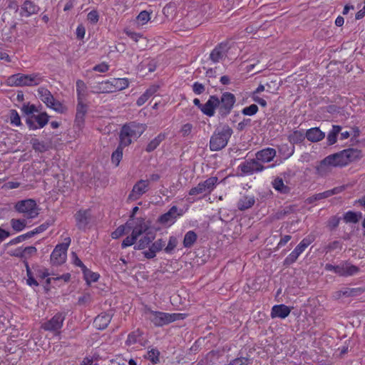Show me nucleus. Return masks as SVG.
Segmentation results:
<instances>
[{
	"label": "nucleus",
	"instance_id": "nucleus-1",
	"mask_svg": "<svg viewBox=\"0 0 365 365\" xmlns=\"http://www.w3.org/2000/svg\"><path fill=\"white\" fill-rule=\"evenodd\" d=\"M45 80L40 73L31 74L16 73L10 76L6 80V84L11 87L36 86Z\"/></svg>",
	"mask_w": 365,
	"mask_h": 365
},
{
	"label": "nucleus",
	"instance_id": "nucleus-2",
	"mask_svg": "<svg viewBox=\"0 0 365 365\" xmlns=\"http://www.w3.org/2000/svg\"><path fill=\"white\" fill-rule=\"evenodd\" d=\"M144 314L155 326L163 327L177 320L182 319V314L166 313L158 311H153L148 307H145Z\"/></svg>",
	"mask_w": 365,
	"mask_h": 365
},
{
	"label": "nucleus",
	"instance_id": "nucleus-3",
	"mask_svg": "<svg viewBox=\"0 0 365 365\" xmlns=\"http://www.w3.org/2000/svg\"><path fill=\"white\" fill-rule=\"evenodd\" d=\"M232 133L233 130L228 125L216 128L210 140V150L219 151L225 148Z\"/></svg>",
	"mask_w": 365,
	"mask_h": 365
},
{
	"label": "nucleus",
	"instance_id": "nucleus-4",
	"mask_svg": "<svg viewBox=\"0 0 365 365\" xmlns=\"http://www.w3.org/2000/svg\"><path fill=\"white\" fill-rule=\"evenodd\" d=\"M328 157L330 158L334 167H343L347 165L351 162L360 159L361 151L358 149L348 148L329 155Z\"/></svg>",
	"mask_w": 365,
	"mask_h": 365
},
{
	"label": "nucleus",
	"instance_id": "nucleus-5",
	"mask_svg": "<svg viewBox=\"0 0 365 365\" xmlns=\"http://www.w3.org/2000/svg\"><path fill=\"white\" fill-rule=\"evenodd\" d=\"M144 128L142 125L132 122L129 124L124 125L120 133V143L124 147L128 146L133 139L138 138L144 132Z\"/></svg>",
	"mask_w": 365,
	"mask_h": 365
},
{
	"label": "nucleus",
	"instance_id": "nucleus-6",
	"mask_svg": "<svg viewBox=\"0 0 365 365\" xmlns=\"http://www.w3.org/2000/svg\"><path fill=\"white\" fill-rule=\"evenodd\" d=\"M69 237L64 238L62 243L58 244L51 255V262L53 265H61L66 262L67 250L71 245Z\"/></svg>",
	"mask_w": 365,
	"mask_h": 365
},
{
	"label": "nucleus",
	"instance_id": "nucleus-7",
	"mask_svg": "<svg viewBox=\"0 0 365 365\" xmlns=\"http://www.w3.org/2000/svg\"><path fill=\"white\" fill-rule=\"evenodd\" d=\"M15 209L18 212L23 214L27 219H34L39 214L38 205L33 199L19 201L15 205Z\"/></svg>",
	"mask_w": 365,
	"mask_h": 365
},
{
	"label": "nucleus",
	"instance_id": "nucleus-8",
	"mask_svg": "<svg viewBox=\"0 0 365 365\" xmlns=\"http://www.w3.org/2000/svg\"><path fill=\"white\" fill-rule=\"evenodd\" d=\"M76 226L82 231L91 227L95 221L91 209H80L74 215Z\"/></svg>",
	"mask_w": 365,
	"mask_h": 365
},
{
	"label": "nucleus",
	"instance_id": "nucleus-9",
	"mask_svg": "<svg viewBox=\"0 0 365 365\" xmlns=\"http://www.w3.org/2000/svg\"><path fill=\"white\" fill-rule=\"evenodd\" d=\"M218 183V178L210 177L205 181L199 182L197 186L192 187L189 191L190 195H197L201 194H210L215 188Z\"/></svg>",
	"mask_w": 365,
	"mask_h": 365
},
{
	"label": "nucleus",
	"instance_id": "nucleus-10",
	"mask_svg": "<svg viewBox=\"0 0 365 365\" xmlns=\"http://www.w3.org/2000/svg\"><path fill=\"white\" fill-rule=\"evenodd\" d=\"M236 102V98L235 95L230 92H225L222 94L220 98H219L218 113L222 117L225 118L228 115Z\"/></svg>",
	"mask_w": 365,
	"mask_h": 365
},
{
	"label": "nucleus",
	"instance_id": "nucleus-11",
	"mask_svg": "<svg viewBox=\"0 0 365 365\" xmlns=\"http://www.w3.org/2000/svg\"><path fill=\"white\" fill-rule=\"evenodd\" d=\"M38 95L40 99L48 107L54 110L62 113L63 106L58 101H56L51 93L44 87H40L38 89Z\"/></svg>",
	"mask_w": 365,
	"mask_h": 365
},
{
	"label": "nucleus",
	"instance_id": "nucleus-12",
	"mask_svg": "<svg viewBox=\"0 0 365 365\" xmlns=\"http://www.w3.org/2000/svg\"><path fill=\"white\" fill-rule=\"evenodd\" d=\"M65 319V313L58 312L51 319L41 324V328L51 332H59Z\"/></svg>",
	"mask_w": 365,
	"mask_h": 365
},
{
	"label": "nucleus",
	"instance_id": "nucleus-13",
	"mask_svg": "<svg viewBox=\"0 0 365 365\" xmlns=\"http://www.w3.org/2000/svg\"><path fill=\"white\" fill-rule=\"evenodd\" d=\"M265 168L266 167L259 163L256 159L245 160L238 166V169L240 170L242 175H251L254 173L262 172Z\"/></svg>",
	"mask_w": 365,
	"mask_h": 365
},
{
	"label": "nucleus",
	"instance_id": "nucleus-14",
	"mask_svg": "<svg viewBox=\"0 0 365 365\" xmlns=\"http://www.w3.org/2000/svg\"><path fill=\"white\" fill-rule=\"evenodd\" d=\"M229 49L227 42H221L212 50L209 59L214 63H219L227 57Z\"/></svg>",
	"mask_w": 365,
	"mask_h": 365
},
{
	"label": "nucleus",
	"instance_id": "nucleus-15",
	"mask_svg": "<svg viewBox=\"0 0 365 365\" xmlns=\"http://www.w3.org/2000/svg\"><path fill=\"white\" fill-rule=\"evenodd\" d=\"M49 116L46 113L38 115H32L26 120V123L30 130H36L43 128L48 122Z\"/></svg>",
	"mask_w": 365,
	"mask_h": 365
},
{
	"label": "nucleus",
	"instance_id": "nucleus-16",
	"mask_svg": "<svg viewBox=\"0 0 365 365\" xmlns=\"http://www.w3.org/2000/svg\"><path fill=\"white\" fill-rule=\"evenodd\" d=\"M149 189V180H140L137 181L133 185V189L128 195V200H138L143 195L146 193Z\"/></svg>",
	"mask_w": 365,
	"mask_h": 365
},
{
	"label": "nucleus",
	"instance_id": "nucleus-17",
	"mask_svg": "<svg viewBox=\"0 0 365 365\" xmlns=\"http://www.w3.org/2000/svg\"><path fill=\"white\" fill-rule=\"evenodd\" d=\"M182 215V211L178 212V207L174 205L166 213L159 217L158 222L162 225H171L175 222L177 217Z\"/></svg>",
	"mask_w": 365,
	"mask_h": 365
},
{
	"label": "nucleus",
	"instance_id": "nucleus-18",
	"mask_svg": "<svg viewBox=\"0 0 365 365\" xmlns=\"http://www.w3.org/2000/svg\"><path fill=\"white\" fill-rule=\"evenodd\" d=\"M219 103V98L217 96H210L201 108V112L207 116L212 117L215 113V109L218 108Z\"/></svg>",
	"mask_w": 365,
	"mask_h": 365
},
{
	"label": "nucleus",
	"instance_id": "nucleus-19",
	"mask_svg": "<svg viewBox=\"0 0 365 365\" xmlns=\"http://www.w3.org/2000/svg\"><path fill=\"white\" fill-rule=\"evenodd\" d=\"M359 271V267L355 265L351 264L348 262H341L338 264L336 269V274L342 277L352 276Z\"/></svg>",
	"mask_w": 365,
	"mask_h": 365
},
{
	"label": "nucleus",
	"instance_id": "nucleus-20",
	"mask_svg": "<svg viewBox=\"0 0 365 365\" xmlns=\"http://www.w3.org/2000/svg\"><path fill=\"white\" fill-rule=\"evenodd\" d=\"M165 246V242L163 239H158L155 241L148 250L143 252L144 257L147 259H153L156 256V254L161 251Z\"/></svg>",
	"mask_w": 365,
	"mask_h": 365
},
{
	"label": "nucleus",
	"instance_id": "nucleus-21",
	"mask_svg": "<svg viewBox=\"0 0 365 365\" xmlns=\"http://www.w3.org/2000/svg\"><path fill=\"white\" fill-rule=\"evenodd\" d=\"M276 153L277 152L275 149L272 148H266L256 153L255 159L259 163H269L276 156Z\"/></svg>",
	"mask_w": 365,
	"mask_h": 365
},
{
	"label": "nucleus",
	"instance_id": "nucleus-22",
	"mask_svg": "<svg viewBox=\"0 0 365 365\" xmlns=\"http://www.w3.org/2000/svg\"><path fill=\"white\" fill-rule=\"evenodd\" d=\"M88 111V106L83 103V101H78L76 106V113L75 124L81 128L84 125L85 116Z\"/></svg>",
	"mask_w": 365,
	"mask_h": 365
},
{
	"label": "nucleus",
	"instance_id": "nucleus-23",
	"mask_svg": "<svg viewBox=\"0 0 365 365\" xmlns=\"http://www.w3.org/2000/svg\"><path fill=\"white\" fill-rule=\"evenodd\" d=\"M333 167L330 158L327 156L316 166V173L322 177L327 176L331 172Z\"/></svg>",
	"mask_w": 365,
	"mask_h": 365
},
{
	"label": "nucleus",
	"instance_id": "nucleus-24",
	"mask_svg": "<svg viewBox=\"0 0 365 365\" xmlns=\"http://www.w3.org/2000/svg\"><path fill=\"white\" fill-rule=\"evenodd\" d=\"M291 312V308L285 304H277L272 307L271 310V317L285 319Z\"/></svg>",
	"mask_w": 365,
	"mask_h": 365
},
{
	"label": "nucleus",
	"instance_id": "nucleus-25",
	"mask_svg": "<svg viewBox=\"0 0 365 365\" xmlns=\"http://www.w3.org/2000/svg\"><path fill=\"white\" fill-rule=\"evenodd\" d=\"M40 8L34 2L26 0L24 2L21 7L20 15L21 16L29 17L33 14H37Z\"/></svg>",
	"mask_w": 365,
	"mask_h": 365
},
{
	"label": "nucleus",
	"instance_id": "nucleus-26",
	"mask_svg": "<svg viewBox=\"0 0 365 365\" xmlns=\"http://www.w3.org/2000/svg\"><path fill=\"white\" fill-rule=\"evenodd\" d=\"M149 229V226L143 218H137L135 222V225L133 227L132 235L138 240V238L143 234H146Z\"/></svg>",
	"mask_w": 365,
	"mask_h": 365
},
{
	"label": "nucleus",
	"instance_id": "nucleus-27",
	"mask_svg": "<svg viewBox=\"0 0 365 365\" xmlns=\"http://www.w3.org/2000/svg\"><path fill=\"white\" fill-rule=\"evenodd\" d=\"M363 292V289L361 288H343L339 291H336L334 294V297L335 299H340L341 297H356L361 294Z\"/></svg>",
	"mask_w": 365,
	"mask_h": 365
},
{
	"label": "nucleus",
	"instance_id": "nucleus-28",
	"mask_svg": "<svg viewBox=\"0 0 365 365\" xmlns=\"http://www.w3.org/2000/svg\"><path fill=\"white\" fill-rule=\"evenodd\" d=\"M111 319V314L106 312L101 313V314L98 315L94 319L95 327L98 329H105L110 324Z\"/></svg>",
	"mask_w": 365,
	"mask_h": 365
},
{
	"label": "nucleus",
	"instance_id": "nucleus-29",
	"mask_svg": "<svg viewBox=\"0 0 365 365\" xmlns=\"http://www.w3.org/2000/svg\"><path fill=\"white\" fill-rule=\"evenodd\" d=\"M307 139L310 142H318L324 138L325 134L319 128L308 129L305 133Z\"/></svg>",
	"mask_w": 365,
	"mask_h": 365
},
{
	"label": "nucleus",
	"instance_id": "nucleus-30",
	"mask_svg": "<svg viewBox=\"0 0 365 365\" xmlns=\"http://www.w3.org/2000/svg\"><path fill=\"white\" fill-rule=\"evenodd\" d=\"M159 86L152 85L150 86L137 100L138 106H143L150 97H152L158 91Z\"/></svg>",
	"mask_w": 365,
	"mask_h": 365
},
{
	"label": "nucleus",
	"instance_id": "nucleus-31",
	"mask_svg": "<svg viewBox=\"0 0 365 365\" xmlns=\"http://www.w3.org/2000/svg\"><path fill=\"white\" fill-rule=\"evenodd\" d=\"M113 88L111 85V81L107 80L105 81L100 82L96 85L93 86V91L92 92L93 93H113Z\"/></svg>",
	"mask_w": 365,
	"mask_h": 365
},
{
	"label": "nucleus",
	"instance_id": "nucleus-32",
	"mask_svg": "<svg viewBox=\"0 0 365 365\" xmlns=\"http://www.w3.org/2000/svg\"><path fill=\"white\" fill-rule=\"evenodd\" d=\"M255 203V196L245 195L242 196L237 202V208L241 210H245L251 208Z\"/></svg>",
	"mask_w": 365,
	"mask_h": 365
},
{
	"label": "nucleus",
	"instance_id": "nucleus-33",
	"mask_svg": "<svg viewBox=\"0 0 365 365\" xmlns=\"http://www.w3.org/2000/svg\"><path fill=\"white\" fill-rule=\"evenodd\" d=\"M155 237L150 232H147L143 237H142L138 242L137 245H135V250H144L149 246L150 242H153Z\"/></svg>",
	"mask_w": 365,
	"mask_h": 365
},
{
	"label": "nucleus",
	"instance_id": "nucleus-34",
	"mask_svg": "<svg viewBox=\"0 0 365 365\" xmlns=\"http://www.w3.org/2000/svg\"><path fill=\"white\" fill-rule=\"evenodd\" d=\"M272 187L281 194H287L290 188L284 183L282 178L277 177L272 182Z\"/></svg>",
	"mask_w": 365,
	"mask_h": 365
},
{
	"label": "nucleus",
	"instance_id": "nucleus-35",
	"mask_svg": "<svg viewBox=\"0 0 365 365\" xmlns=\"http://www.w3.org/2000/svg\"><path fill=\"white\" fill-rule=\"evenodd\" d=\"M110 81L113 92L125 89L129 86V81L126 78H113Z\"/></svg>",
	"mask_w": 365,
	"mask_h": 365
},
{
	"label": "nucleus",
	"instance_id": "nucleus-36",
	"mask_svg": "<svg viewBox=\"0 0 365 365\" xmlns=\"http://www.w3.org/2000/svg\"><path fill=\"white\" fill-rule=\"evenodd\" d=\"M305 138L306 136L303 130H294L291 134L288 135V140L292 145L302 143Z\"/></svg>",
	"mask_w": 365,
	"mask_h": 365
},
{
	"label": "nucleus",
	"instance_id": "nucleus-37",
	"mask_svg": "<svg viewBox=\"0 0 365 365\" xmlns=\"http://www.w3.org/2000/svg\"><path fill=\"white\" fill-rule=\"evenodd\" d=\"M30 143L35 151L43 153L49 149V145L47 143L44 141H40L37 138H32Z\"/></svg>",
	"mask_w": 365,
	"mask_h": 365
},
{
	"label": "nucleus",
	"instance_id": "nucleus-38",
	"mask_svg": "<svg viewBox=\"0 0 365 365\" xmlns=\"http://www.w3.org/2000/svg\"><path fill=\"white\" fill-rule=\"evenodd\" d=\"M302 252H303L302 251V250L299 249V247H298L297 246L294 249V250L284 259V265L289 266V265L292 264L293 263H294L297 261V259L299 257V256Z\"/></svg>",
	"mask_w": 365,
	"mask_h": 365
},
{
	"label": "nucleus",
	"instance_id": "nucleus-39",
	"mask_svg": "<svg viewBox=\"0 0 365 365\" xmlns=\"http://www.w3.org/2000/svg\"><path fill=\"white\" fill-rule=\"evenodd\" d=\"M341 130V127L340 125H332L331 130L329 132L327 135V144L331 145L334 144L336 142V137L338 134Z\"/></svg>",
	"mask_w": 365,
	"mask_h": 365
},
{
	"label": "nucleus",
	"instance_id": "nucleus-40",
	"mask_svg": "<svg viewBox=\"0 0 365 365\" xmlns=\"http://www.w3.org/2000/svg\"><path fill=\"white\" fill-rule=\"evenodd\" d=\"M165 136L163 133H160L158 135H157L154 139L150 140V142L147 145L145 150L148 153H150L155 150L160 143L164 140Z\"/></svg>",
	"mask_w": 365,
	"mask_h": 365
},
{
	"label": "nucleus",
	"instance_id": "nucleus-41",
	"mask_svg": "<svg viewBox=\"0 0 365 365\" xmlns=\"http://www.w3.org/2000/svg\"><path fill=\"white\" fill-rule=\"evenodd\" d=\"M197 239V234L192 231H188L184 237L183 246L186 248L191 247Z\"/></svg>",
	"mask_w": 365,
	"mask_h": 365
},
{
	"label": "nucleus",
	"instance_id": "nucleus-42",
	"mask_svg": "<svg viewBox=\"0 0 365 365\" xmlns=\"http://www.w3.org/2000/svg\"><path fill=\"white\" fill-rule=\"evenodd\" d=\"M142 336V331L139 329H136L131 333H130L128 336V338L125 341V344L128 346L133 345L140 341Z\"/></svg>",
	"mask_w": 365,
	"mask_h": 365
},
{
	"label": "nucleus",
	"instance_id": "nucleus-43",
	"mask_svg": "<svg viewBox=\"0 0 365 365\" xmlns=\"http://www.w3.org/2000/svg\"><path fill=\"white\" fill-rule=\"evenodd\" d=\"M123 148H125L124 145H120V143H119V145L117 147L116 150L112 153L111 161L116 166H118L119 165V163L123 158Z\"/></svg>",
	"mask_w": 365,
	"mask_h": 365
},
{
	"label": "nucleus",
	"instance_id": "nucleus-44",
	"mask_svg": "<svg viewBox=\"0 0 365 365\" xmlns=\"http://www.w3.org/2000/svg\"><path fill=\"white\" fill-rule=\"evenodd\" d=\"M82 272L83 273L85 280L87 282L88 284H90L91 282H97L99 278L98 274L92 272L87 267H86Z\"/></svg>",
	"mask_w": 365,
	"mask_h": 365
},
{
	"label": "nucleus",
	"instance_id": "nucleus-45",
	"mask_svg": "<svg viewBox=\"0 0 365 365\" xmlns=\"http://www.w3.org/2000/svg\"><path fill=\"white\" fill-rule=\"evenodd\" d=\"M86 85L82 80L76 81L77 101H83L85 96Z\"/></svg>",
	"mask_w": 365,
	"mask_h": 365
},
{
	"label": "nucleus",
	"instance_id": "nucleus-46",
	"mask_svg": "<svg viewBox=\"0 0 365 365\" xmlns=\"http://www.w3.org/2000/svg\"><path fill=\"white\" fill-rule=\"evenodd\" d=\"M361 217V213H356L353 211H348L344 215V220L346 222L356 223Z\"/></svg>",
	"mask_w": 365,
	"mask_h": 365
},
{
	"label": "nucleus",
	"instance_id": "nucleus-47",
	"mask_svg": "<svg viewBox=\"0 0 365 365\" xmlns=\"http://www.w3.org/2000/svg\"><path fill=\"white\" fill-rule=\"evenodd\" d=\"M9 120L14 126H21L22 125L20 115L16 110H9Z\"/></svg>",
	"mask_w": 365,
	"mask_h": 365
},
{
	"label": "nucleus",
	"instance_id": "nucleus-48",
	"mask_svg": "<svg viewBox=\"0 0 365 365\" xmlns=\"http://www.w3.org/2000/svg\"><path fill=\"white\" fill-rule=\"evenodd\" d=\"M11 225L14 230L20 232L25 228L26 222V220L11 219Z\"/></svg>",
	"mask_w": 365,
	"mask_h": 365
},
{
	"label": "nucleus",
	"instance_id": "nucleus-49",
	"mask_svg": "<svg viewBox=\"0 0 365 365\" xmlns=\"http://www.w3.org/2000/svg\"><path fill=\"white\" fill-rule=\"evenodd\" d=\"M146 358L153 364H158L160 361V351L157 349H151L148 351Z\"/></svg>",
	"mask_w": 365,
	"mask_h": 365
},
{
	"label": "nucleus",
	"instance_id": "nucleus-50",
	"mask_svg": "<svg viewBox=\"0 0 365 365\" xmlns=\"http://www.w3.org/2000/svg\"><path fill=\"white\" fill-rule=\"evenodd\" d=\"M22 113L26 115L31 116V115H34V113H38V110L34 104L24 103L21 108Z\"/></svg>",
	"mask_w": 365,
	"mask_h": 365
},
{
	"label": "nucleus",
	"instance_id": "nucleus-51",
	"mask_svg": "<svg viewBox=\"0 0 365 365\" xmlns=\"http://www.w3.org/2000/svg\"><path fill=\"white\" fill-rule=\"evenodd\" d=\"M37 253V249L34 246L26 247L23 249V260H28Z\"/></svg>",
	"mask_w": 365,
	"mask_h": 365
},
{
	"label": "nucleus",
	"instance_id": "nucleus-52",
	"mask_svg": "<svg viewBox=\"0 0 365 365\" xmlns=\"http://www.w3.org/2000/svg\"><path fill=\"white\" fill-rule=\"evenodd\" d=\"M314 240L315 237L314 235H308L299 242L297 247L304 252L306 248L314 241Z\"/></svg>",
	"mask_w": 365,
	"mask_h": 365
},
{
	"label": "nucleus",
	"instance_id": "nucleus-53",
	"mask_svg": "<svg viewBox=\"0 0 365 365\" xmlns=\"http://www.w3.org/2000/svg\"><path fill=\"white\" fill-rule=\"evenodd\" d=\"M178 240L175 237L171 236L169 238L168 245L164 247V251L168 254H171L177 247Z\"/></svg>",
	"mask_w": 365,
	"mask_h": 365
},
{
	"label": "nucleus",
	"instance_id": "nucleus-54",
	"mask_svg": "<svg viewBox=\"0 0 365 365\" xmlns=\"http://www.w3.org/2000/svg\"><path fill=\"white\" fill-rule=\"evenodd\" d=\"M258 111V106L256 104H252L245 107L242 110V113L245 115L252 116L255 115Z\"/></svg>",
	"mask_w": 365,
	"mask_h": 365
},
{
	"label": "nucleus",
	"instance_id": "nucleus-55",
	"mask_svg": "<svg viewBox=\"0 0 365 365\" xmlns=\"http://www.w3.org/2000/svg\"><path fill=\"white\" fill-rule=\"evenodd\" d=\"M150 19V14L146 11H141L137 16L138 23L140 25L145 24Z\"/></svg>",
	"mask_w": 365,
	"mask_h": 365
},
{
	"label": "nucleus",
	"instance_id": "nucleus-56",
	"mask_svg": "<svg viewBox=\"0 0 365 365\" xmlns=\"http://www.w3.org/2000/svg\"><path fill=\"white\" fill-rule=\"evenodd\" d=\"M329 197H331L330 192L329 190H327L323 192L317 193L313 195L312 197L309 199V202H312L315 200H319Z\"/></svg>",
	"mask_w": 365,
	"mask_h": 365
},
{
	"label": "nucleus",
	"instance_id": "nucleus-57",
	"mask_svg": "<svg viewBox=\"0 0 365 365\" xmlns=\"http://www.w3.org/2000/svg\"><path fill=\"white\" fill-rule=\"evenodd\" d=\"M137 239L132 234L127 237H125L122 242L121 247L123 249H125L128 247H130L135 244Z\"/></svg>",
	"mask_w": 365,
	"mask_h": 365
},
{
	"label": "nucleus",
	"instance_id": "nucleus-58",
	"mask_svg": "<svg viewBox=\"0 0 365 365\" xmlns=\"http://www.w3.org/2000/svg\"><path fill=\"white\" fill-rule=\"evenodd\" d=\"M250 359L246 357H238L232 360L227 365H248Z\"/></svg>",
	"mask_w": 365,
	"mask_h": 365
},
{
	"label": "nucleus",
	"instance_id": "nucleus-59",
	"mask_svg": "<svg viewBox=\"0 0 365 365\" xmlns=\"http://www.w3.org/2000/svg\"><path fill=\"white\" fill-rule=\"evenodd\" d=\"M125 226L126 225H120L117 229H115L112 233L111 237L113 239H118L120 237L123 236L125 232Z\"/></svg>",
	"mask_w": 365,
	"mask_h": 365
},
{
	"label": "nucleus",
	"instance_id": "nucleus-60",
	"mask_svg": "<svg viewBox=\"0 0 365 365\" xmlns=\"http://www.w3.org/2000/svg\"><path fill=\"white\" fill-rule=\"evenodd\" d=\"M192 128L193 126L191 123H185L180 129V133L183 137L188 136L191 133Z\"/></svg>",
	"mask_w": 365,
	"mask_h": 365
},
{
	"label": "nucleus",
	"instance_id": "nucleus-61",
	"mask_svg": "<svg viewBox=\"0 0 365 365\" xmlns=\"http://www.w3.org/2000/svg\"><path fill=\"white\" fill-rule=\"evenodd\" d=\"M192 91L196 95H200L205 92V87L199 82H195L192 85Z\"/></svg>",
	"mask_w": 365,
	"mask_h": 365
},
{
	"label": "nucleus",
	"instance_id": "nucleus-62",
	"mask_svg": "<svg viewBox=\"0 0 365 365\" xmlns=\"http://www.w3.org/2000/svg\"><path fill=\"white\" fill-rule=\"evenodd\" d=\"M88 21L91 24H96L98 21L99 16L96 10L91 11L87 16Z\"/></svg>",
	"mask_w": 365,
	"mask_h": 365
},
{
	"label": "nucleus",
	"instance_id": "nucleus-63",
	"mask_svg": "<svg viewBox=\"0 0 365 365\" xmlns=\"http://www.w3.org/2000/svg\"><path fill=\"white\" fill-rule=\"evenodd\" d=\"M108 69H109V66L105 62H103L101 63L96 65L93 68V71L100 72V73H105V72L108 71Z\"/></svg>",
	"mask_w": 365,
	"mask_h": 365
},
{
	"label": "nucleus",
	"instance_id": "nucleus-64",
	"mask_svg": "<svg viewBox=\"0 0 365 365\" xmlns=\"http://www.w3.org/2000/svg\"><path fill=\"white\" fill-rule=\"evenodd\" d=\"M340 219L339 217H336V216H334L331 217L328 222V227L330 230H334L336 227H338L339 224Z\"/></svg>",
	"mask_w": 365,
	"mask_h": 365
}]
</instances>
